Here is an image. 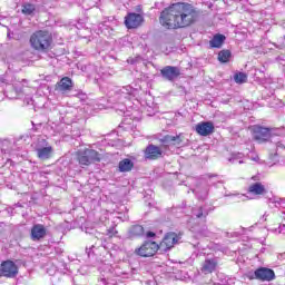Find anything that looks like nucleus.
I'll use <instances>...</instances> for the list:
<instances>
[{"label":"nucleus","instance_id":"obj_1","mask_svg":"<svg viewBox=\"0 0 285 285\" xmlns=\"http://www.w3.org/2000/svg\"><path fill=\"white\" fill-rule=\"evenodd\" d=\"M197 19V11L191 4L178 2L171 7L165 9L160 13L159 21L167 30L175 28H188L193 26Z\"/></svg>","mask_w":285,"mask_h":285},{"label":"nucleus","instance_id":"obj_2","mask_svg":"<svg viewBox=\"0 0 285 285\" xmlns=\"http://www.w3.org/2000/svg\"><path fill=\"white\" fill-rule=\"evenodd\" d=\"M29 43L33 50L46 52L52 46V36L46 30H39L31 35Z\"/></svg>","mask_w":285,"mask_h":285},{"label":"nucleus","instance_id":"obj_3","mask_svg":"<svg viewBox=\"0 0 285 285\" xmlns=\"http://www.w3.org/2000/svg\"><path fill=\"white\" fill-rule=\"evenodd\" d=\"M77 157L80 166H90L91 164L101 161V154L90 148L78 151Z\"/></svg>","mask_w":285,"mask_h":285},{"label":"nucleus","instance_id":"obj_4","mask_svg":"<svg viewBox=\"0 0 285 285\" xmlns=\"http://www.w3.org/2000/svg\"><path fill=\"white\" fill-rule=\"evenodd\" d=\"M19 275V266L12 261H3L0 265V277L14 279Z\"/></svg>","mask_w":285,"mask_h":285},{"label":"nucleus","instance_id":"obj_5","mask_svg":"<svg viewBox=\"0 0 285 285\" xmlns=\"http://www.w3.org/2000/svg\"><path fill=\"white\" fill-rule=\"evenodd\" d=\"M252 137L258 144H264L271 139V129L262 126H253L252 127Z\"/></svg>","mask_w":285,"mask_h":285},{"label":"nucleus","instance_id":"obj_6","mask_svg":"<svg viewBox=\"0 0 285 285\" xmlns=\"http://www.w3.org/2000/svg\"><path fill=\"white\" fill-rule=\"evenodd\" d=\"M159 250V245L156 242H145L139 248L135 250L136 255L140 257H153Z\"/></svg>","mask_w":285,"mask_h":285},{"label":"nucleus","instance_id":"obj_7","mask_svg":"<svg viewBox=\"0 0 285 285\" xmlns=\"http://www.w3.org/2000/svg\"><path fill=\"white\" fill-rule=\"evenodd\" d=\"M249 279H258L259 282H273L275 279V271L267 267L257 268Z\"/></svg>","mask_w":285,"mask_h":285},{"label":"nucleus","instance_id":"obj_8","mask_svg":"<svg viewBox=\"0 0 285 285\" xmlns=\"http://www.w3.org/2000/svg\"><path fill=\"white\" fill-rule=\"evenodd\" d=\"M179 243V236L175 233L167 234L163 242L158 245L160 253H166V250H170L175 246V244Z\"/></svg>","mask_w":285,"mask_h":285},{"label":"nucleus","instance_id":"obj_9","mask_svg":"<svg viewBox=\"0 0 285 285\" xmlns=\"http://www.w3.org/2000/svg\"><path fill=\"white\" fill-rule=\"evenodd\" d=\"M144 22V17L139 13H128L125 17V26L129 30L132 28H139L141 23Z\"/></svg>","mask_w":285,"mask_h":285},{"label":"nucleus","instance_id":"obj_10","mask_svg":"<svg viewBox=\"0 0 285 285\" xmlns=\"http://www.w3.org/2000/svg\"><path fill=\"white\" fill-rule=\"evenodd\" d=\"M196 132L200 135V137H208V135H213L215 132V125L212 121H205L196 125Z\"/></svg>","mask_w":285,"mask_h":285},{"label":"nucleus","instance_id":"obj_11","mask_svg":"<svg viewBox=\"0 0 285 285\" xmlns=\"http://www.w3.org/2000/svg\"><path fill=\"white\" fill-rule=\"evenodd\" d=\"M145 157L150 160L161 159L164 157V150L155 145H148L145 150Z\"/></svg>","mask_w":285,"mask_h":285},{"label":"nucleus","instance_id":"obj_12","mask_svg":"<svg viewBox=\"0 0 285 285\" xmlns=\"http://www.w3.org/2000/svg\"><path fill=\"white\" fill-rule=\"evenodd\" d=\"M160 73L164 79H167V81H173L174 79H177V77H179L180 71L177 67L166 66L160 70Z\"/></svg>","mask_w":285,"mask_h":285},{"label":"nucleus","instance_id":"obj_13","mask_svg":"<svg viewBox=\"0 0 285 285\" xmlns=\"http://www.w3.org/2000/svg\"><path fill=\"white\" fill-rule=\"evenodd\" d=\"M48 230L41 224H36L31 228V239L32 242H39V239H43L46 237Z\"/></svg>","mask_w":285,"mask_h":285},{"label":"nucleus","instance_id":"obj_14","mask_svg":"<svg viewBox=\"0 0 285 285\" xmlns=\"http://www.w3.org/2000/svg\"><path fill=\"white\" fill-rule=\"evenodd\" d=\"M36 153L38 159H42V161H45L46 159H50L52 157L55 149H52V146H48V144H46L45 147H36Z\"/></svg>","mask_w":285,"mask_h":285},{"label":"nucleus","instance_id":"obj_15","mask_svg":"<svg viewBox=\"0 0 285 285\" xmlns=\"http://www.w3.org/2000/svg\"><path fill=\"white\" fill-rule=\"evenodd\" d=\"M119 101L124 102L126 99H130L131 97L135 96V89L131 86H126L122 87L118 92H117Z\"/></svg>","mask_w":285,"mask_h":285},{"label":"nucleus","instance_id":"obj_16","mask_svg":"<svg viewBox=\"0 0 285 285\" xmlns=\"http://www.w3.org/2000/svg\"><path fill=\"white\" fill-rule=\"evenodd\" d=\"M215 268H217V261L215 258L205 259L203 263L200 271L204 273V275H210V273L215 272Z\"/></svg>","mask_w":285,"mask_h":285},{"label":"nucleus","instance_id":"obj_17","mask_svg":"<svg viewBox=\"0 0 285 285\" xmlns=\"http://www.w3.org/2000/svg\"><path fill=\"white\" fill-rule=\"evenodd\" d=\"M135 168V163L130 160V158H125L119 161L118 164V170L119 173H130Z\"/></svg>","mask_w":285,"mask_h":285},{"label":"nucleus","instance_id":"obj_18","mask_svg":"<svg viewBox=\"0 0 285 285\" xmlns=\"http://www.w3.org/2000/svg\"><path fill=\"white\" fill-rule=\"evenodd\" d=\"M181 136H165L163 142L165 146H181Z\"/></svg>","mask_w":285,"mask_h":285},{"label":"nucleus","instance_id":"obj_19","mask_svg":"<svg viewBox=\"0 0 285 285\" xmlns=\"http://www.w3.org/2000/svg\"><path fill=\"white\" fill-rule=\"evenodd\" d=\"M248 193L252 195H264L266 187L262 183H254L248 187Z\"/></svg>","mask_w":285,"mask_h":285},{"label":"nucleus","instance_id":"obj_20","mask_svg":"<svg viewBox=\"0 0 285 285\" xmlns=\"http://www.w3.org/2000/svg\"><path fill=\"white\" fill-rule=\"evenodd\" d=\"M71 88H72V79H70L69 77H65L58 82V90H60L61 92L71 90Z\"/></svg>","mask_w":285,"mask_h":285},{"label":"nucleus","instance_id":"obj_21","mask_svg":"<svg viewBox=\"0 0 285 285\" xmlns=\"http://www.w3.org/2000/svg\"><path fill=\"white\" fill-rule=\"evenodd\" d=\"M190 230L191 233H196L198 237H208L210 235V232H208V227H206V225H204L203 227L191 226Z\"/></svg>","mask_w":285,"mask_h":285},{"label":"nucleus","instance_id":"obj_22","mask_svg":"<svg viewBox=\"0 0 285 285\" xmlns=\"http://www.w3.org/2000/svg\"><path fill=\"white\" fill-rule=\"evenodd\" d=\"M224 41H226V37L224 35H216L209 41V45L212 46V48H222Z\"/></svg>","mask_w":285,"mask_h":285},{"label":"nucleus","instance_id":"obj_23","mask_svg":"<svg viewBox=\"0 0 285 285\" xmlns=\"http://www.w3.org/2000/svg\"><path fill=\"white\" fill-rule=\"evenodd\" d=\"M193 217H196L197 219H206L208 217V213L204 209V207H194L191 209Z\"/></svg>","mask_w":285,"mask_h":285},{"label":"nucleus","instance_id":"obj_24","mask_svg":"<svg viewBox=\"0 0 285 285\" xmlns=\"http://www.w3.org/2000/svg\"><path fill=\"white\" fill-rule=\"evenodd\" d=\"M144 235V226L134 225L129 229V237H141Z\"/></svg>","mask_w":285,"mask_h":285},{"label":"nucleus","instance_id":"obj_25","mask_svg":"<svg viewBox=\"0 0 285 285\" xmlns=\"http://www.w3.org/2000/svg\"><path fill=\"white\" fill-rule=\"evenodd\" d=\"M37 10V8L35 7V4L32 3H24L22 4V14H26L27 17H32V14H35V11Z\"/></svg>","mask_w":285,"mask_h":285},{"label":"nucleus","instance_id":"obj_26","mask_svg":"<svg viewBox=\"0 0 285 285\" xmlns=\"http://www.w3.org/2000/svg\"><path fill=\"white\" fill-rule=\"evenodd\" d=\"M228 161L230 164H244V154H242V153L232 154Z\"/></svg>","mask_w":285,"mask_h":285},{"label":"nucleus","instance_id":"obj_27","mask_svg":"<svg viewBox=\"0 0 285 285\" xmlns=\"http://www.w3.org/2000/svg\"><path fill=\"white\" fill-rule=\"evenodd\" d=\"M230 59V52L228 50H223L218 53V61L222 63H228Z\"/></svg>","mask_w":285,"mask_h":285},{"label":"nucleus","instance_id":"obj_28","mask_svg":"<svg viewBox=\"0 0 285 285\" xmlns=\"http://www.w3.org/2000/svg\"><path fill=\"white\" fill-rule=\"evenodd\" d=\"M234 81L236 83H246V81H248V76L244 72H237L234 76Z\"/></svg>","mask_w":285,"mask_h":285},{"label":"nucleus","instance_id":"obj_29","mask_svg":"<svg viewBox=\"0 0 285 285\" xmlns=\"http://www.w3.org/2000/svg\"><path fill=\"white\" fill-rule=\"evenodd\" d=\"M248 158L252 161H255L256 164H263L262 159H259V156L255 153H253L252 155L248 156Z\"/></svg>","mask_w":285,"mask_h":285},{"label":"nucleus","instance_id":"obj_30","mask_svg":"<svg viewBox=\"0 0 285 285\" xmlns=\"http://www.w3.org/2000/svg\"><path fill=\"white\" fill-rule=\"evenodd\" d=\"M7 37L9 39H19V36H17L14 32H10V31H8Z\"/></svg>","mask_w":285,"mask_h":285},{"label":"nucleus","instance_id":"obj_31","mask_svg":"<svg viewBox=\"0 0 285 285\" xmlns=\"http://www.w3.org/2000/svg\"><path fill=\"white\" fill-rule=\"evenodd\" d=\"M278 233L285 235V225H279Z\"/></svg>","mask_w":285,"mask_h":285},{"label":"nucleus","instance_id":"obj_32","mask_svg":"<svg viewBox=\"0 0 285 285\" xmlns=\"http://www.w3.org/2000/svg\"><path fill=\"white\" fill-rule=\"evenodd\" d=\"M208 197V190H205L202 196H199L200 199H206Z\"/></svg>","mask_w":285,"mask_h":285},{"label":"nucleus","instance_id":"obj_33","mask_svg":"<svg viewBox=\"0 0 285 285\" xmlns=\"http://www.w3.org/2000/svg\"><path fill=\"white\" fill-rule=\"evenodd\" d=\"M14 92L16 95H19V92H21V87L14 86Z\"/></svg>","mask_w":285,"mask_h":285},{"label":"nucleus","instance_id":"obj_34","mask_svg":"<svg viewBox=\"0 0 285 285\" xmlns=\"http://www.w3.org/2000/svg\"><path fill=\"white\" fill-rule=\"evenodd\" d=\"M147 237H155V233L148 232V233H147Z\"/></svg>","mask_w":285,"mask_h":285},{"label":"nucleus","instance_id":"obj_35","mask_svg":"<svg viewBox=\"0 0 285 285\" xmlns=\"http://www.w3.org/2000/svg\"><path fill=\"white\" fill-rule=\"evenodd\" d=\"M252 179H254V181H257V176H254V177H252Z\"/></svg>","mask_w":285,"mask_h":285},{"label":"nucleus","instance_id":"obj_36","mask_svg":"<svg viewBox=\"0 0 285 285\" xmlns=\"http://www.w3.org/2000/svg\"><path fill=\"white\" fill-rule=\"evenodd\" d=\"M277 148H282V142H278V144H277Z\"/></svg>","mask_w":285,"mask_h":285}]
</instances>
